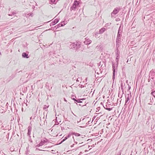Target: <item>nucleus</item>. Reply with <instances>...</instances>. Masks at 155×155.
<instances>
[{
    "instance_id": "nucleus-1",
    "label": "nucleus",
    "mask_w": 155,
    "mask_h": 155,
    "mask_svg": "<svg viewBox=\"0 0 155 155\" xmlns=\"http://www.w3.org/2000/svg\"><path fill=\"white\" fill-rule=\"evenodd\" d=\"M79 4V2L78 1H75L73 4V7L75 8L76 6Z\"/></svg>"
},
{
    "instance_id": "nucleus-2",
    "label": "nucleus",
    "mask_w": 155,
    "mask_h": 155,
    "mask_svg": "<svg viewBox=\"0 0 155 155\" xmlns=\"http://www.w3.org/2000/svg\"><path fill=\"white\" fill-rule=\"evenodd\" d=\"M22 56L23 57H26L27 58H28V54H26L24 52L22 54Z\"/></svg>"
},
{
    "instance_id": "nucleus-5",
    "label": "nucleus",
    "mask_w": 155,
    "mask_h": 155,
    "mask_svg": "<svg viewBox=\"0 0 155 155\" xmlns=\"http://www.w3.org/2000/svg\"><path fill=\"white\" fill-rule=\"evenodd\" d=\"M67 139V138L66 137H65L64 138V139L63 140V141H64L65 140Z\"/></svg>"
},
{
    "instance_id": "nucleus-4",
    "label": "nucleus",
    "mask_w": 155,
    "mask_h": 155,
    "mask_svg": "<svg viewBox=\"0 0 155 155\" xmlns=\"http://www.w3.org/2000/svg\"><path fill=\"white\" fill-rule=\"evenodd\" d=\"M130 100V98L129 97H127L126 99V100L125 101V103H127L128 101Z\"/></svg>"
},
{
    "instance_id": "nucleus-3",
    "label": "nucleus",
    "mask_w": 155,
    "mask_h": 155,
    "mask_svg": "<svg viewBox=\"0 0 155 155\" xmlns=\"http://www.w3.org/2000/svg\"><path fill=\"white\" fill-rule=\"evenodd\" d=\"M56 0H51V4H55V2Z\"/></svg>"
}]
</instances>
